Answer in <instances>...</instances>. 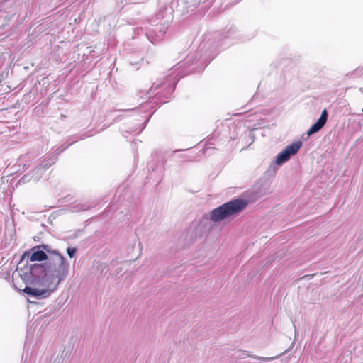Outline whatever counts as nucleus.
<instances>
[{"label": "nucleus", "instance_id": "f257e3e1", "mask_svg": "<svg viewBox=\"0 0 363 363\" xmlns=\"http://www.w3.org/2000/svg\"><path fill=\"white\" fill-rule=\"evenodd\" d=\"M69 264L66 258L61 254L55 253L54 257L44 264H26L21 269L20 276L26 284L37 285L43 282L48 270L60 272L63 274L62 282L65 280L69 274Z\"/></svg>", "mask_w": 363, "mask_h": 363}, {"label": "nucleus", "instance_id": "f03ea898", "mask_svg": "<svg viewBox=\"0 0 363 363\" xmlns=\"http://www.w3.org/2000/svg\"><path fill=\"white\" fill-rule=\"evenodd\" d=\"M63 274L60 272H52L48 270L43 282L38 284L43 288L39 289L31 286H26L23 291L28 296L35 298L38 300L49 297L52 293L57 290L58 286L62 282Z\"/></svg>", "mask_w": 363, "mask_h": 363}, {"label": "nucleus", "instance_id": "7ed1b4c3", "mask_svg": "<svg viewBox=\"0 0 363 363\" xmlns=\"http://www.w3.org/2000/svg\"><path fill=\"white\" fill-rule=\"evenodd\" d=\"M247 201L238 198L226 202L210 213V219L215 222H220L232 216H235L247 206Z\"/></svg>", "mask_w": 363, "mask_h": 363}, {"label": "nucleus", "instance_id": "20e7f679", "mask_svg": "<svg viewBox=\"0 0 363 363\" xmlns=\"http://www.w3.org/2000/svg\"><path fill=\"white\" fill-rule=\"evenodd\" d=\"M55 253L60 254L57 250H52L48 245L43 244L37 245L23 253L20 264H22L25 261L26 264H28V261L48 262L50 258L55 255Z\"/></svg>", "mask_w": 363, "mask_h": 363}, {"label": "nucleus", "instance_id": "39448f33", "mask_svg": "<svg viewBox=\"0 0 363 363\" xmlns=\"http://www.w3.org/2000/svg\"><path fill=\"white\" fill-rule=\"evenodd\" d=\"M182 65L181 62L177 65V67L174 68L173 72L167 76L162 81H158L155 82L152 84V86L150 89V91H153L160 87H164L167 94H170L174 89V87L177 84V80L176 79V76L174 75V72H177L178 70L181 68Z\"/></svg>", "mask_w": 363, "mask_h": 363}, {"label": "nucleus", "instance_id": "423d86ee", "mask_svg": "<svg viewBox=\"0 0 363 363\" xmlns=\"http://www.w3.org/2000/svg\"><path fill=\"white\" fill-rule=\"evenodd\" d=\"M301 146V141H296L286 146L283 151L277 155L275 160L276 164L281 165L287 162L292 155L298 152Z\"/></svg>", "mask_w": 363, "mask_h": 363}, {"label": "nucleus", "instance_id": "0eeeda50", "mask_svg": "<svg viewBox=\"0 0 363 363\" xmlns=\"http://www.w3.org/2000/svg\"><path fill=\"white\" fill-rule=\"evenodd\" d=\"M328 111L326 109H324L322 111L321 115L318 121L307 131L308 136H311V135L320 131L325 125L328 120Z\"/></svg>", "mask_w": 363, "mask_h": 363}, {"label": "nucleus", "instance_id": "6e6552de", "mask_svg": "<svg viewBox=\"0 0 363 363\" xmlns=\"http://www.w3.org/2000/svg\"><path fill=\"white\" fill-rule=\"evenodd\" d=\"M211 45V43H203V44H201L200 45V51L204 50L206 47H208L209 50L208 51V50L206 51L205 55L206 56H205L203 57V59L202 58L201 56H200L199 58L196 60V62L194 61V62H191L192 65L194 64V63L196 64V63H198L199 62L201 61L200 64L201 65H206L207 63V62H208V61L212 60V58L213 57L211 55V52H212L213 50L211 49V48H210Z\"/></svg>", "mask_w": 363, "mask_h": 363}, {"label": "nucleus", "instance_id": "1a4fd4ad", "mask_svg": "<svg viewBox=\"0 0 363 363\" xmlns=\"http://www.w3.org/2000/svg\"><path fill=\"white\" fill-rule=\"evenodd\" d=\"M55 160H53L50 163L42 164L40 167L35 168L33 171L32 178L34 182H38L43 175V170L49 167L51 164H54Z\"/></svg>", "mask_w": 363, "mask_h": 363}, {"label": "nucleus", "instance_id": "9d476101", "mask_svg": "<svg viewBox=\"0 0 363 363\" xmlns=\"http://www.w3.org/2000/svg\"><path fill=\"white\" fill-rule=\"evenodd\" d=\"M169 26V22L164 23L161 26L160 30L155 34L157 40H160L162 39V38L164 36Z\"/></svg>", "mask_w": 363, "mask_h": 363}, {"label": "nucleus", "instance_id": "9b49d317", "mask_svg": "<svg viewBox=\"0 0 363 363\" xmlns=\"http://www.w3.org/2000/svg\"><path fill=\"white\" fill-rule=\"evenodd\" d=\"M76 252H77V249L74 247H68L67 249V253L70 258L74 257Z\"/></svg>", "mask_w": 363, "mask_h": 363}, {"label": "nucleus", "instance_id": "f8f14e48", "mask_svg": "<svg viewBox=\"0 0 363 363\" xmlns=\"http://www.w3.org/2000/svg\"><path fill=\"white\" fill-rule=\"evenodd\" d=\"M278 357L279 356L269 358V357H259V356H252V357L253 359H260V360H262V361H264V362H268V361H270V360L275 359Z\"/></svg>", "mask_w": 363, "mask_h": 363}, {"label": "nucleus", "instance_id": "ddd939ff", "mask_svg": "<svg viewBox=\"0 0 363 363\" xmlns=\"http://www.w3.org/2000/svg\"><path fill=\"white\" fill-rule=\"evenodd\" d=\"M31 179L32 178H30L28 174H26L21 178V181H22L23 183H26L30 182Z\"/></svg>", "mask_w": 363, "mask_h": 363}, {"label": "nucleus", "instance_id": "4468645a", "mask_svg": "<svg viewBox=\"0 0 363 363\" xmlns=\"http://www.w3.org/2000/svg\"><path fill=\"white\" fill-rule=\"evenodd\" d=\"M67 148V147H58L55 150V152H57V154H60L61 152H62L65 149Z\"/></svg>", "mask_w": 363, "mask_h": 363}, {"label": "nucleus", "instance_id": "2eb2a0df", "mask_svg": "<svg viewBox=\"0 0 363 363\" xmlns=\"http://www.w3.org/2000/svg\"><path fill=\"white\" fill-rule=\"evenodd\" d=\"M234 32V29L230 28V30L228 31L227 35H225V38H230L231 35V33H233Z\"/></svg>", "mask_w": 363, "mask_h": 363}, {"label": "nucleus", "instance_id": "dca6fc26", "mask_svg": "<svg viewBox=\"0 0 363 363\" xmlns=\"http://www.w3.org/2000/svg\"><path fill=\"white\" fill-rule=\"evenodd\" d=\"M288 350H286V351H284V352L281 353L279 356H281V355H283V354H286V353L288 352Z\"/></svg>", "mask_w": 363, "mask_h": 363}, {"label": "nucleus", "instance_id": "f3484780", "mask_svg": "<svg viewBox=\"0 0 363 363\" xmlns=\"http://www.w3.org/2000/svg\"><path fill=\"white\" fill-rule=\"evenodd\" d=\"M359 91H360L362 93H363V87L360 88V89H359Z\"/></svg>", "mask_w": 363, "mask_h": 363}, {"label": "nucleus", "instance_id": "a211bd4d", "mask_svg": "<svg viewBox=\"0 0 363 363\" xmlns=\"http://www.w3.org/2000/svg\"><path fill=\"white\" fill-rule=\"evenodd\" d=\"M362 111L363 112V108L362 109Z\"/></svg>", "mask_w": 363, "mask_h": 363}]
</instances>
